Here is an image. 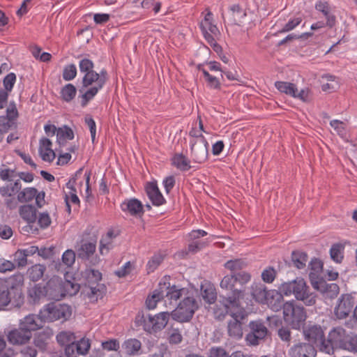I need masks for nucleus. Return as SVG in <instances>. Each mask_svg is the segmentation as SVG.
Instances as JSON below:
<instances>
[{
    "label": "nucleus",
    "mask_w": 357,
    "mask_h": 357,
    "mask_svg": "<svg viewBox=\"0 0 357 357\" xmlns=\"http://www.w3.org/2000/svg\"><path fill=\"white\" fill-rule=\"evenodd\" d=\"M16 267L14 262L3 258L0 259V273L13 271Z\"/></svg>",
    "instance_id": "e2e57ef3"
},
{
    "label": "nucleus",
    "mask_w": 357,
    "mask_h": 357,
    "mask_svg": "<svg viewBox=\"0 0 357 357\" xmlns=\"http://www.w3.org/2000/svg\"><path fill=\"white\" fill-rule=\"evenodd\" d=\"M302 18L301 17H295L290 20L284 27L280 31V33L288 32L293 30L295 27L301 24Z\"/></svg>",
    "instance_id": "0e129e2a"
},
{
    "label": "nucleus",
    "mask_w": 357,
    "mask_h": 357,
    "mask_svg": "<svg viewBox=\"0 0 357 357\" xmlns=\"http://www.w3.org/2000/svg\"><path fill=\"white\" fill-rule=\"evenodd\" d=\"M250 275L246 272L225 275L220 283L222 291L225 292V294L221 296L231 300L235 298L237 303H241L245 296L243 286L250 280Z\"/></svg>",
    "instance_id": "f257e3e1"
},
{
    "label": "nucleus",
    "mask_w": 357,
    "mask_h": 357,
    "mask_svg": "<svg viewBox=\"0 0 357 357\" xmlns=\"http://www.w3.org/2000/svg\"><path fill=\"white\" fill-rule=\"evenodd\" d=\"M167 340L171 344H178L183 340V336L178 328L171 326L167 331Z\"/></svg>",
    "instance_id": "a19ab883"
},
{
    "label": "nucleus",
    "mask_w": 357,
    "mask_h": 357,
    "mask_svg": "<svg viewBox=\"0 0 357 357\" xmlns=\"http://www.w3.org/2000/svg\"><path fill=\"white\" fill-rule=\"evenodd\" d=\"M315 9L324 15L326 20V24L327 26L333 28L335 25L336 17L331 12V8L327 1H317L315 4Z\"/></svg>",
    "instance_id": "393cba45"
},
{
    "label": "nucleus",
    "mask_w": 357,
    "mask_h": 357,
    "mask_svg": "<svg viewBox=\"0 0 357 357\" xmlns=\"http://www.w3.org/2000/svg\"><path fill=\"white\" fill-rule=\"evenodd\" d=\"M75 345L77 346V353H78V354L85 355L90 349L91 342L89 339L84 337L75 342Z\"/></svg>",
    "instance_id": "8fccbe9b"
},
{
    "label": "nucleus",
    "mask_w": 357,
    "mask_h": 357,
    "mask_svg": "<svg viewBox=\"0 0 357 357\" xmlns=\"http://www.w3.org/2000/svg\"><path fill=\"white\" fill-rule=\"evenodd\" d=\"M16 81V75L13 73L8 74L3 79V84L5 90L11 91Z\"/></svg>",
    "instance_id": "680f3d73"
},
{
    "label": "nucleus",
    "mask_w": 357,
    "mask_h": 357,
    "mask_svg": "<svg viewBox=\"0 0 357 357\" xmlns=\"http://www.w3.org/2000/svg\"><path fill=\"white\" fill-rule=\"evenodd\" d=\"M77 75V68L75 64L65 66L63 71V78L66 81L73 79Z\"/></svg>",
    "instance_id": "3c124183"
},
{
    "label": "nucleus",
    "mask_w": 357,
    "mask_h": 357,
    "mask_svg": "<svg viewBox=\"0 0 357 357\" xmlns=\"http://www.w3.org/2000/svg\"><path fill=\"white\" fill-rule=\"evenodd\" d=\"M41 314L45 321L52 322L59 319H68L72 314V310L66 304L50 303L41 310Z\"/></svg>",
    "instance_id": "6e6552de"
},
{
    "label": "nucleus",
    "mask_w": 357,
    "mask_h": 357,
    "mask_svg": "<svg viewBox=\"0 0 357 357\" xmlns=\"http://www.w3.org/2000/svg\"><path fill=\"white\" fill-rule=\"evenodd\" d=\"M147 195L152 204L155 206H160L165 202V198L159 190L156 184L149 183L146 186Z\"/></svg>",
    "instance_id": "bb28decb"
},
{
    "label": "nucleus",
    "mask_w": 357,
    "mask_h": 357,
    "mask_svg": "<svg viewBox=\"0 0 357 357\" xmlns=\"http://www.w3.org/2000/svg\"><path fill=\"white\" fill-rule=\"evenodd\" d=\"M84 121L90 130L92 142H94L96 132V123L90 115H86L84 117Z\"/></svg>",
    "instance_id": "338daca9"
},
{
    "label": "nucleus",
    "mask_w": 357,
    "mask_h": 357,
    "mask_svg": "<svg viewBox=\"0 0 357 357\" xmlns=\"http://www.w3.org/2000/svg\"><path fill=\"white\" fill-rule=\"evenodd\" d=\"M164 256L161 253L155 254L147 263L148 273L153 272L162 262Z\"/></svg>",
    "instance_id": "de8ad7c7"
},
{
    "label": "nucleus",
    "mask_w": 357,
    "mask_h": 357,
    "mask_svg": "<svg viewBox=\"0 0 357 357\" xmlns=\"http://www.w3.org/2000/svg\"><path fill=\"white\" fill-rule=\"evenodd\" d=\"M305 339L307 340L309 344H318L319 342L324 337V333L320 326L314 325L306 328L303 331Z\"/></svg>",
    "instance_id": "b1692460"
},
{
    "label": "nucleus",
    "mask_w": 357,
    "mask_h": 357,
    "mask_svg": "<svg viewBox=\"0 0 357 357\" xmlns=\"http://www.w3.org/2000/svg\"><path fill=\"white\" fill-rule=\"evenodd\" d=\"M241 307V303H237L235 298L231 300L220 295L218 302L213 308V315L215 319L222 321L227 314L230 317L236 314V312Z\"/></svg>",
    "instance_id": "1a4fd4ad"
},
{
    "label": "nucleus",
    "mask_w": 357,
    "mask_h": 357,
    "mask_svg": "<svg viewBox=\"0 0 357 357\" xmlns=\"http://www.w3.org/2000/svg\"><path fill=\"white\" fill-rule=\"evenodd\" d=\"M159 287L162 291V297L165 298V305L167 306V302L169 305L174 307L178 299L183 298L192 290L187 288H180L176 285L171 286L169 283L160 282Z\"/></svg>",
    "instance_id": "9d476101"
},
{
    "label": "nucleus",
    "mask_w": 357,
    "mask_h": 357,
    "mask_svg": "<svg viewBox=\"0 0 357 357\" xmlns=\"http://www.w3.org/2000/svg\"><path fill=\"white\" fill-rule=\"evenodd\" d=\"M278 335L282 341L289 345L291 340V332L289 327L282 326L278 331Z\"/></svg>",
    "instance_id": "4d7b16f0"
},
{
    "label": "nucleus",
    "mask_w": 357,
    "mask_h": 357,
    "mask_svg": "<svg viewBox=\"0 0 357 357\" xmlns=\"http://www.w3.org/2000/svg\"><path fill=\"white\" fill-rule=\"evenodd\" d=\"M37 192L34 188H24L17 194V200L21 203L29 202L34 199Z\"/></svg>",
    "instance_id": "4c0bfd02"
},
{
    "label": "nucleus",
    "mask_w": 357,
    "mask_h": 357,
    "mask_svg": "<svg viewBox=\"0 0 357 357\" xmlns=\"http://www.w3.org/2000/svg\"><path fill=\"white\" fill-rule=\"evenodd\" d=\"M268 291L263 284H254L251 287V295L256 302L264 304Z\"/></svg>",
    "instance_id": "c85d7f7f"
},
{
    "label": "nucleus",
    "mask_w": 357,
    "mask_h": 357,
    "mask_svg": "<svg viewBox=\"0 0 357 357\" xmlns=\"http://www.w3.org/2000/svg\"><path fill=\"white\" fill-rule=\"evenodd\" d=\"M247 314L243 307H241L236 314L230 317L227 321V331L228 335L235 340H239L243 337V321L245 319Z\"/></svg>",
    "instance_id": "9b49d317"
},
{
    "label": "nucleus",
    "mask_w": 357,
    "mask_h": 357,
    "mask_svg": "<svg viewBox=\"0 0 357 357\" xmlns=\"http://www.w3.org/2000/svg\"><path fill=\"white\" fill-rule=\"evenodd\" d=\"M32 334L24 330L21 326L18 328L10 331L8 335V340L12 344L21 345L29 342Z\"/></svg>",
    "instance_id": "6ab92c4d"
},
{
    "label": "nucleus",
    "mask_w": 357,
    "mask_h": 357,
    "mask_svg": "<svg viewBox=\"0 0 357 357\" xmlns=\"http://www.w3.org/2000/svg\"><path fill=\"white\" fill-rule=\"evenodd\" d=\"M107 79V73L104 69L101 70L99 73L96 71H91L84 75L82 81V88L79 91L83 92L85 89H87L81 97L82 107L86 106L94 98L98 91L102 89Z\"/></svg>",
    "instance_id": "f03ea898"
},
{
    "label": "nucleus",
    "mask_w": 357,
    "mask_h": 357,
    "mask_svg": "<svg viewBox=\"0 0 357 357\" xmlns=\"http://www.w3.org/2000/svg\"><path fill=\"white\" fill-rule=\"evenodd\" d=\"M22 188V183L20 179L13 183L8 184L0 188V194L2 197L14 196L16 193H19Z\"/></svg>",
    "instance_id": "2f4dec72"
},
{
    "label": "nucleus",
    "mask_w": 357,
    "mask_h": 357,
    "mask_svg": "<svg viewBox=\"0 0 357 357\" xmlns=\"http://www.w3.org/2000/svg\"><path fill=\"white\" fill-rule=\"evenodd\" d=\"M209 357H229V356L224 349L213 347L210 349Z\"/></svg>",
    "instance_id": "774afa93"
},
{
    "label": "nucleus",
    "mask_w": 357,
    "mask_h": 357,
    "mask_svg": "<svg viewBox=\"0 0 357 357\" xmlns=\"http://www.w3.org/2000/svg\"><path fill=\"white\" fill-rule=\"evenodd\" d=\"M162 293L163 292L160 291V289L158 287V288L153 291L152 296L146 299V304L149 309L153 310L156 307L157 303L161 298H163Z\"/></svg>",
    "instance_id": "09e8293b"
},
{
    "label": "nucleus",
    "mask_w": 357,
    "mask_h": 357,
    "mask_svg": "<svg viewBox=\"0 0 357 357\" xmlns=\"http://www.w3.org/2000/svg\"><path fill=\"white\" fill-rule=\"evenodd\" d=\"M45 289L44 284H37L29 289V296L32 298L33 302L38 301L42 298L46 297Z\"/></svg>",
    "instance_id": "c9c22d12"
},
{
    "label": "nucleus",
    "mask_w": 357,
    "mask_h": 357,
    "mask_svg": "<svg viewBox=\"0 0 357 357\" xmlns=\"http://www.w3.org/2000/svg\"><path fill=\"white\" fill-rule=\"evenodd\" d=\"M249 327L250 331L245 337V340L249 345H258L260 341L264 340L268 334L267 327L261 321H250Z\"/></svg>",
    "instance_id": "f8f14e48"
},
{
    "label": "nucleus",
    "mask_w": 357,
    "mask_h": 357,
    "mask_svg": "<svg viewBox=\"0 0 357 357\" xmlns=\"http://www.w3.org/2000/svg\"><path fill=\"white\" fill-rule=\"evenodd\" d=\"M247 264L242 259H234L228 261L225 264V267L231 271V274H237L242 269L245 268Z\"/></svg>",
    "instance_id": "ea45409f"
},
{
    "label": "nucleus",
    "mask_w": 357,
    "mask_h": 357,
    "mask_svg": "<svg viewBox=\"0 0 357 357\" xmlns=\"http://www.w3.org/2000/svg\"><path fill=\"white\" fill-rule=\"evenodd\" d=\"M23 284L24 276L20 273L0 280V309L7 306L12 299L18 301L22 298Z\"/></svg>",
    "instance_id": "20e7f679"
},
{
    "label": "nucleus",
    "mask_w": 357,
    "mask_h": 357,
    "mask_svg": "<svg viewBox=\"0 0 357 357\" xmlns=\"http://www.w3.org/2000/svg\"><path fill=\"white\" fill-rule=\"evenodd\" d=\"M14 263L17 267H24L27 264V257L22 250H17L15 252Z\"/></svg>",
    "instance_id": "603ef678"
},
{
    "label": "nucleus",
    "mask_w": 357,
    "mask_h": 357,
    "mask_svg": "<svg viewBox=\"0 0 357 357\" xmlns=\"http://www.w3.org/2000/svg\"><path fill=\"white\" fill-rule=\"evenodd\" d=\"M275 86L280 92L296 97L297 88L295 84L287 82H276Z\"/></svg>",
    "instance_id": "e433bc0d"
},
{
    "label": "nucleus",
    "mask_w": 357,
    "mask_h": 357,
    "mask_svg": "<svg viewBox=\"0 0 357 357\" xmlns=\"http://www.w3.org/2000/svg\"><path fill=\"white\" fill-rule=\"evenodd\" d=\"M20 217L26 222L34 223L37 218V210L33 205H22L19 208Z\"/></svg>",
    "instance_id": "cd10ccee"
},
{
    "label": "nucleus",
    "mask_w": 357,
    "mask_h": 357,
    "mask_svg": "<svg viewBox=\"0 0 357 357\" xmlns=\"http://www.w3.org/2000/svg\"><path fill=\"white\" fill-rule=\"evenodd\" d=\"M279 289L285 296L293 294L297 301L303 302L307 306H312L316 303V294L310 291L303 278H296L291 282H284Z\"/></svg>",
    "instance_id": "7ed1b4c3"
},
{
    "label": "nucleus",
    "mask_w": 357,
    "mask_h": 357,
    "mask_svg": "<svg viewBox=\"0 0 357 357\" xmlns=\"http://www.w3.org/2000/svg\"><path fill=\"white\" fill-rule=\"evenodd\" d=\"M113 231H108L106 236L101 239L100 242V252L102 255L104 254V250L108 251L112 246L110 240L113 237Z\"/></svg>",
    "instance_id": "5fc2aeb1"
},
{
    "label": "nucleus",
    "mask_w": 357,
    "mask_h": 357,
    "mask_svg": "<svg viewBox=\"0 0 357 357\" xmlns=\"http://www.w3.org/2000/svg\"><path fill=\"white\" fill-rule=\"evenodd\" d=\"M45 319L42 317L41 310L38 314H29L20 321V326L32 334L33 331L43 328Z\"/></svg>",
    "instance_id": "dca6fc26"
},
{
    "label": "nucleus",
    "mask_w": 357,
    "mask_h": 357,
    "mask_svg": "<svg viewBox=\"0 0 357 357\" xmlns=\"http://www.w3.org/2000/svg\"><path fill=\"white\" fill-rule=\"evenodd\" d=\"M191 153L190 157L195 163L202 164L208 158V144L204 136L197 138L195 140H190Z\"/></svg>",
    "instance_id": "ddd939ff"
},
{
    "label": "nucleus",
    "mask_w": 357,
    "mask_h": 357,
    "mask_svg": "<svg viewBox=\"0 0 357 357\" xmlns=\"http://www.w3.org/2000/svg\"><path fill=\"white\" fill-rule=\"evenodd\" d=\"M79 289V285L76 283H73L69 280H62V291L63 298L66 296H73L76 294Z\"/></svg>",
    "instance_id": "79ce46f5"
},
{
    "label": "nucleus",
    "mask_w": 357,
    "mask_h": 357,
    "mask_svg": "<svg viewBox=\"0 0 357 357\" xmlns=\"http://www.w3.org/2000/svg\"><path fill=\"white\" fill-rule=\"evenodd\" d=\"M290 357H315L317 351L311 344L299 343L289 351Z\"/></svg>",
    "instance_id": "aec40b11"
},
{
    "label": "nucleus",
    "mask_w": 357,
    "mask_h": 357,
    "mask_svg": "<svg viewBox=\"0 0 357 357\" xmlns=\"http://www.w3.org/2000/svg\"><path fill=\"white\" fill-rule=\"evenodd\" d=\"M291 260L297 268H303L307 261V255L301 251H293L291 253Z\"/></svg>",
    "instance_id": "f704fd0d"
},
{
    "label": "nucleus",
    "mask_w": 357,
    "mask_h": 357,
    "mask_svg": "<svg viewBox=\"0 0 357 357\" xmlns=\"http://www.w3.org/2000/svg\"><path fill=\"white\" fill-rule=\"evenodd\" d=\"M283 318L292 328L298 330L306 320L307 312L303 306L294 301H287L283 304Z\"/></svg>",
    "instance_id": "0eeeda50"
},
{
    "label": "nucleus",
    "mask_w": 357,
    "mask_h": 357,
    "mask_svg": "<svg viewBox=\"0 0 357 357\" xmlns=\"http://www.w3.org/2000/svg\"><path fill=\"white\" fill-rule=\"evenodd\" d=\"M170 315L171 314L167 312H160L154 316L149 314L144 319V330L150 333L161 331L167 326Z\"/></svg>",
    "instance_id": "4468645a"
},
{
    "label": "nucleus",
    "mask_w": 357,
    "mask_h": 357,
    "mask_svg": "<svg viewBox=\"0 0 357 357\" xmlns=\"http://www.w3.org/2000/svg\"><path fill=\"white\" fill-rule=\"evenodd\" d=\"M121 208L124 212H127L135 217H141L144 213L143 205L141 202L137 199H130L124 201L121 204Z\"/></svg>",
    "instance_id": "4be33fe9"
},
{
    "label": "nucleus",
    "mask_w": 357,
    "mask_h": 357,
    "mask_svg": "<svg viewBox=\"0 0 357 357\" xmlns=\"http://www.w3.org/2000/svg\"><path fill=\"white\" fill-rule=\"evenodd\" d=\"M56 340L61 345H68L75 342V336L71 331H61L56 335Z\"/></svg>",
    "instance_id": "37998d69"
},
{
    "label": "nucleus",
    "mask_w": 357,
    "mask_h": 357,
    "mask_svg": "<svg viewBox=\"0 0 357 357\" xmlns=\"http://www.w3.org/2000/svg\"><path fill=\"white\" fill-rule=\"evenodd\" d=\"M172 165L181 171H188L191 168L190 160L183 154H176L172 158Z\"/></svg>",
    "instance_id": "72a5a7b5"
},
{
    "label": "nucleus",
    "mask_w": 357,
    "mask_h": 357,
    "mask_svg": "<svg viewBox=\"0 0 357 357\" xmlns=\"http://www.w3.org/2000/svg\"><path fill=\"white\" fill-rule=\"evenodd\" d=\"M283 295L284 294L280 290V291L275 289L269 290L264 304L267 305L273 311L278 312L282 307H283Z\"/></svg>",
    "instance_id": "412c9836"
},
{
    "label": "nucleus",
    "mask_w": 357,
    "mask_h": 357,
    "mask_svg": "<svg viewBox=\"0 0 357 357\" xmlns=\"http://www.w3.org/2000/svg\"><path fill=\"white\" fill-rule=\"evenodd\" d=\"M76 92L75 86L72 84H68L61 89V94L64 100L69 102L75 98Z\"/></svg>",
    "instance_id": "49530a36"
},
{
    "label": "nucleus",
    "mask_w": 357,
    "mask_h": 357,
    "mask_svg": "<svg viewBox=\"0 0 357 357\" xmlns=\"http://www.w3.org/2000/svg\"><path fill=\"white\" fill-rule=\"evenodd\" d=\"M44 287L47 299L59 301L63 298L62 279L59 277L51 278Z\"/></svg>",
    "instance_id": "2eb2a0df"
},
{
    "label": "nucleus",
    "mask_w": 357,
    "mask_h": 357,
    "mask_svg": "<svg viewBox=\"0 0 357 357\" xmlns=\"http://www.w3.org/2000/svg\"><path fill=\"white\" fill-rule=\"evenodd\" d=\"M45 270V266L35 264L28 269L27 273L32 281H38L42 278Z\"/></svg>",
    "instance_id": "58836bf2"
},
{
    "label": "nucleus",
    "mask_w": 357,
    "mask_h": 357,
    "mask_svg": "<svg viewBox=\"0 0 357 357\" xmlns=\"http://www.w3.org/2000/svg\"><path fill=\"white\" fill-rule=\"evenodd\" d=\"M39 153L41 158L46 162H52L56 157L54 151L52 149V142L47 138L40 140Z\"/></svg>",
    "instance_id": "a878e982"
},
{
    "label": "nucleus",
    "mask_w": 357,
    "mask_h": 357,
    "mask_svg": "<svg viewBox=\"0 0 357 357\" xmlns=\"http://www.w3.org/2000/svg\"><path fill=\"white\" fill-rule=\"evenodd\" d=\"M344 245L341 243H335L332 245L330 254L333 260L340 263L343 259Z\"/></svg>",
    "instance_id": "c03bdc74"
},
{
    "label": "nucleus",
    "mask_w": 357,
    "mask_h": 357,
    "mask_svg": "<svg viewBox=\"0 0 357 357\" xmlns=\"http://www.w3.org/2000/svg\"><path fill=\"white\" fill-rule=\"evenodd\" d=\"M312 285L314 289L321 293L325 298L332 299L339 294L340 288L337 284L327 283L323 279L312 280Z\"/></svg>",
    "instance_id": "f3484780"
},
{
    "label": "nucleus",
    "mask_w": 357,
    "mask_h": 357,
    "mask_svg": "<svg viewBox=\"0 0 357 357\" xmlns=\"http://www.w3.org/2000/svg\"><path fill=\"white\" fill-rule=\"evenodd\" d=\"M198 308L199 303L195 296V292L191 291L180 301L176 309L171 312V317L174 320L180 323L189 322Z\"/></svg>",
    "instance_id": "39448f33"
},
{
    "label": "nucleus",
    "mask_w": 357,
    "mask_h": 357,
    "mask_svg": "<svg viewBox=\"0 0 357 357\" xmlns=\"http://www.w3.org/2000/svg\"><path fill=\"white\" fill-rule=\"evenodd\" d=\"M276 274V271L273 267L270 266L263 271L261 273V278L264 282L266 283H271L275 280Z\"/></svg>",
    "instance_id": "13d9d810"
},
{
    "label": "nucleus",
    "mask_w": 357,
    "mask_h": 357,
    "mask_svg": "<svg viewBox=\"0 0 357 357\" xmlns=\"http://www.w3.org/2000/svg\"><path fill=\"white\" fill-rule=\"evenodd\" d=\"M317 346H319L320 350L326 354H331L333 352V349L335 347H337L336 344H333L332 341H329V337H328V340H326L324 337L321 340V342H319Z\"/></svg>",
    "instance_id": "864d4df0"
},
{
    "label": "nucleus",
    "mask_w": 357,
    "mask_h": 357,
    "mask_svg": "<svg viewBox=\"0 0 357 357\" xmlns=\"http://www.w3.org/2000/svg\"><path fill=\"white\" fill-rule=\"evenodd\" d=\"M122 349L129 356L137 355L142 349V343L136 338H130L123 343Z\"/></svg>",
    "instance_id": "c756f323"
},
{
    "label": "nucleus",
    "mask_w": 357,
    "mask_h": 357,
    "mask_svg": "<svg viewBox=\"0 0 357 357\" xmlns=\"http://www.w3.org/2000/svg\"><path fill=\"white\" fill-rule=\"evenodd\" d=\"M82 276L85 280L84 287L82 294L86 296L91 302L97 301L103 294V286L99 283L102 279V274L97 270L86 269Z\"/></svg>",
    "instance_id": "423d86ee"
},
{
    "label": "nucleus",
    "mask_w": 357,
    "mask_h": 357,
    "mask_svg": "<svg viewBox=\"0 0 357 357\" xmlns=\"http://www.w3.org/2000/svg\"><path fill=\"white\" fill-rule=\"evenodd\" d=\"M52 335V331L50 328H46L36 335L33 340V343L36 347L42 350H44L47 347L48 340Z\"/></svg>",
    "instance_id": "7c9ffc66"
},
{
    "label": "nucleus",
    "mask_w": 357,
    "mask_h": 357,
    "mask_svg": "<svg viewBox=\"0 0 357 357\" xmlns=\"http://www.w3.org/2000/svg\"><path fill=\"white\" fill-rule=\"evenodd\" d=\"M346 336V331L342 327L333 328L328 334L329 341H332L336 346H341Z\"/></svg>",
    "instance_id": "473e14b6"
},
{
    "label": "nucleus",
    "mask_w": 357,
    "mask_h": 357,
    "mask_svg": "<svg viewBox=\"0 0 357 357\" xmlns=\"http://www.w3.org/2000/svg\"><path fill=\"white\" fill-rule=\"evenodd\" d=\"M96 245L95 242L82 240L80 244L76 247L77 257L84 260H88L96 252Z\"/></svg>",
    "instance_id": "5701e85b"
},
{
    "label": "nucleus",
    "mask_w": 357,
    "mask_h": 357,
    "mask_svg": "<svg viewBox=\"0 0 357 357\" xmlns=\"http://www.w3.org/2000/svg\"><path fill=\"white\" fill-rule=\"evenodd\" d=\"M354 307L353 298L349 294H343L338 300V304L335 308V314L337 319L346 318Z\"/></svg>",
    "instance_id": "a211bd4d"
},
{
    "label": "nucleus",
    "mask_w": 357,
    "mask_h": 357,
    "mask_svg": "<svg viewBox=\"0 0 357 357\" xmlns=\"http://www.w3.org/2000/svg\"><path fill=\"white\" fill-rule=\"evenodd\" d=\"M76 255L73 250H67L62 255L63 263L70 267L75 263Z\"/></svg>",
    "instance_id": "bf43d9fd"
},
{
    "label": "nucleus",
    "mask_w": 357,
    "mask_h": 357,
    "mask_svg": "<svg viewBox=\"0 0 357 357\" xmlns=\"http://www.w3.org/2000/svg\"><path fill=\"white\" fill-rule=\"evenodd\" d=\"M94 64L93 61L89 59L84 58L79 61V68L81 73L87 74L93 70Z\"/></svg>",
    "instance_id": "6e6d98bb"
},
{
    "label": "nucleus",
    "mask_w": 357,
    "mask_h": 357,
    "mask_svg": "<svg viewBox=\"0 0 357 357\" xmlns=\"http://www.w3.org/2000/svg\"><path fill=\"white\" fill-rule=\"evenodd\" d=\"M57 137L59 139H73L74 138V133L71 128L68 127H64L63 128H59L57 130Z\"/></svg>",
    "instance_id": "69168bd1"
},
{
    "label": "nucleus",
    "mask_w": 357,
    "mask_h": 357,
    "mask_svg": "<svg viewBox=\"0 0 357 357\" xmlns=\"http://www.w3.org/2000/svg\"><path fill=\"white\" fill-rule=\"evenodd\" d=\"M309 267H310V270L314 272V273L311 272L310 273V277L312 280H314L312 278V275H315V274L319 273L322 270L323 264L321 260H319L317 258H314L310 261V262L309 264Z\"/></svg>",
    "instance_id": "052dcab7"
},
{
    "label": "nucleus",
    "mask_w": 357,
    "mask_h": 357,
    "mask_svg": "<svg viewBox=\"0 0 357 357\" xmlns=\"http://www.w3.org/2000/svg\"><path fill=\"white\" fill-rule=\"evenodd\" d=\"M201 294L203 299L210 304L213 303L217 298L215 290L212 287L204 288L202 286L201 289Z\"/></svg>",
    "instance_id": "a18cd8bd"
}]
</instances>
